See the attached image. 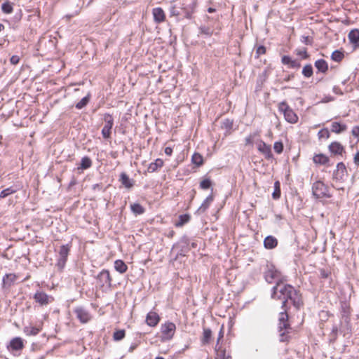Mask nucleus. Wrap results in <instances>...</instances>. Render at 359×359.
I'll list each match as a JSON object with an SVG mask.
<instances>
[{"label":"nucleus","instance_id":"8fccbe9b","mask_svg":"<svg viewBox=\"0 0 359 359\" xmlns=\"http://www.w3.org/2000/svg\"><path fill=\"white\" fill-rule=\"evenodd\" d=\"M212 186V182L210 179H205L200 183V187L202 189H208Z\"/></svg>","mask_w":359,"mask_h":359},{"label":"nucleus","instance_id":"6ab92c4d","mask_svg":"<svg viewBox=\"0 0 359 359\" xmlns=\"http://www.w3.org/2000/svg\"><path fill=\"white\" fill-rule=\"evenodd\" d=\"M119 182L127 189H131L135 184L133 179L129 178L126 172H121L120 175Z\"/></svg>","mask_w":359,"mask_h":359},{"label":"nucleus","instance_id":"69168bd1","mask_svg":"<svg viewBox=\"0 0 359 359\" xmlns=\"http://www.w3.org/2000/svg\"><path fill=\"white\" fill-rule=\"evenodd\" d=\"M333 92L335 94H339V95H342L343 94L341 90L338 86H334Z\"/></svg>","mask_w":359,"mask_h":359},{"label":"nucleus","instance_id":"dca6fc26","mask_svg":"<svg viewBox=\"0 0 359 359\" xmlns=\"http://www.w3.org/2000/svg\"><path fill=\"white\" fill-rule=\"evenodd\" d=\"M346 172V168L343 162L338 163L337 165V169L334 172V178L337 180H343L345 173Z\"/></svg>","mask_w":359,"mask_h":359},{"label":"nucleus","instance_id":"0eeeda50","mask_svg":"<svg viewBox=\"0 0 359 359\" xmlns=\"http://www.w3.org/2000/svg\"><path fill=\"white\" fill-rule=\"evenodd\" d=\"M176 329L175 325L172 322H166L161 325V332L163 340H170L175 334Z\"/></svg>","mask_w":359,"mask_h":359},{"label":"nucleus","instance_id":"f8f14e48","mask_svg":"<svg viewBox=\"0 0 359 359\" xmlns=\"http://www.w3.org/2000/svg\"><path fill=\"white\" fill-rule=\"evenodd\" d=\"M257 149L261 152L266 159H271L273 157L271 146L266 144L264 141L260 140L257 144Z\"/></svg>","mask_w":359,"mask_h":359},{"label":"nucleus","instance_id":"a878e982","mask_svg":"<svg viewBox=\"0 0 359 359\" xmlns=\"http://www.w3.org/2000/svg\"><path fill=\"white\" fill-rule=\"evenodd\" d=\"M315 67L318 72L326 73L328 70L327 62L323 59H319L315 62Z\"/></svg>","mask_w":359,"mask_h":359},{"label":"nucleus","instance_id":"4be33fe9","mask_svg":"<svg viewBox=\"0 0 359 359\" xmlns=\"http://www.w3.org/2000/svg\"><path fill=\"white\" fill-rule=\"evenodd\" d=\"M313 161L316 164L329 165L330 158L323 154H315Z\"/></svg>","mask_w":359,"mask_h":359},{"label":"nucleus","instance_id":"774afa93","mask_svg":"<svg viewBox=\"0 0 359 359\" xmlns=\"http://www.w3.org/2000/svg\"><path fill=\"white\" fill-rule=\"evenodd\" d=\"M137 346V344L136 343H133L130 345V346L129 347V350L128 351L132 353Z\"/></svg>","mask_w":359,"mask_h":359},{"label":"nucleus","instance_id":"a211bd4d","mask_svg":"<svg viewBox=\"0 0 359 359\" xmlns=\"http://www.w3.org/2000/svg\"><path fill=\"white\" fill-rule=\"evenodd\" d=\"M160 320L159 316L154 311H150L146 317V323L150 327H155Z\"/></svg>","mask_w":359,"mask_h":359},{"label":"nucleus","instance_id":"6e6d98bb","mask_svg":"<svg viewBox=\"0 0 359 359\" xmlns=\"http://www.w3.org/2000/svg\"><path fill=\"white\" fill-rule=\"evenodd\" d=\"M292 61V58L288 55H284L281 59V62L283 65H287L289 66H290Z\"/></svg>","mask_w":359,"mask_h":359},{"label":"nucleus","instance_id":"b1692460","mask_svg":"<svg viewBox=\"0 0 359 359\" xmlns=\"http://www.w3.org/2000/svg\"><path fill=\"white\" fill-rule=\"evenodd\" d=\"M347 126L339 122H332L331 125V131L336 134H340L346 130Z\"/></svg>","mask_w":359,"mask_h":359},{"label":"nucleus","instance_id":"e2e57ef3","mask_svg":"<svg viewBox=\"0 0 359 359\" xmlns=\"http://www.w3.org/2000/svg\"><path fill=\"white\" fill-rule=\"evenodd\" d=\"M224 337V332L222 330V329H221V330L219 331V334H218V338H217V345L216 346L217 347L219 343V341Z\"/></svg>","mask_w":359,"mask_h":359},{"label":"nucleus","instance_id":"ea45409f","mask_svg":"<svg viewBox=\"0 0 359 359\" xmlns=\"http://www.w3.org/2000/svg\"><path fill=\"white\" fill-rule=\"evenodd\" d=\"M126 336V331L124 330H116L113 334V339L114 341H121Z\"/></svg>","mask_w":359,"mask_h":359},{"label":"nucleus","instance_id":"5701e85b","mask_svg":"<svg viewBox=\"0 0 359 359\" xmlns=\"http://www.w3.org/2000/svg\"><path fill=\"white\" fill-rule=\"evenodd\" d=\"M278 245V240L273 236H268L264 241V246L266 249H273Z\"/></svg>","mask_w":359,"mask_h":359},{"label":"nucleus","instance_id":"3c124183","mask_svg":"<svg viewBox=\"0 0 359 359\" xmlns=\"http://www.w3.org/2000/svg\"><path fill=\"white\" fill-rule=\"evenodd\" d=\"M266 47L264 46H259L256 49L255 57L259 58L261 55L266 53Z\"/></svg>","mask_w":359,"mask_h":359},{"label":"nucleus","instance_id":"de8ad7c7","mask_svg":"<svg viewBox=\"0 0 359 359\" xmlns=\"http://www.w3.org/2000/svg\"><path fill=\"white\" fill-rule=\"evenodd\" d=\"M200 33L201 34H204L208 36H210L213 33V29L209 27L201 26L200 27Z\"/></svg>","mask_w":359,"mask_h":359},{"label":"nucleus","instance_id":"1a4fd4ad","mask_svg":"<svg viewBox=\"0 0 359 359\" xmlns=\"http://www.w3.org/2000/svg\"><path fill=\"white\" fill-rule=\"evenodd\" d=\"M104 121L105 125L102 130V135L104 139H109L111 137V130L114 126V118L111 114H105Z\"/></svg>","mask_w":359,"mask_h":359},{"label":"nucleus","instance_id":"ddd939ff","mask_svg":"<svg viewBox=\"0 0 359 359\" xmlns=\"http://www.w3.org/2000/svg\"><path fill=\"white\" fill-rule=\"evenodd\" d=\"M9 351H21L24 348L23 340L20 337H15L10 341L9 345L7 346Z\"/></svg>","mask_w":359,"mask_h":359},{"label":"nucleus","instance_id":"37998d69","mask_svg":"<svg viewBox=\"0 0 359 359\" xmlns=\"http://www.w3.org/2000/svg\"><path fill=\"white\" fill-rule=\"evenodd\" d=\"M1 10L6 14H11L13 8L12 4L8 1H6L2 4Z\"/></svg>","mask_w":359,"mask_h":359},{"label":"nucleus","instance_id":"79ce46f5","mask_svg":"<svg viewBox=\"0 0 359 359\" xmlns=\"http://www.w3.org/2000/svg\"><path fill=\"white\" fill-rule=\"evenodd\" d=\"M313 67L311 64H308L303 67L302 74L305 77H306V78L311 77L313 75Z\"/></svg>","mask_w":359,"mask_h":359},{"label":"nucleus","instance_id":"2eb2a0df","mask_svg":"<svg viewBox=\"0 0 359 359\" xmlns=\"http://www.w3.org/2000/svg\"><path fill=\"white\" fill-rule=\"evenodd\" d=\"M152 14L154 17V20L156 23H161L165 21V14L164 11L160 8H154L152 10Z\"/></svg>","mask_w":359,"mask_h":359},{"label":"nucleus","instance_id":"f257e3e1","mask_svg":"<svg viewBox=\"0 0 359 359\" xmlns=\"http://www.w3.org/2000/svg\"><path fill=\"white\" fill-rule=\"evenodd\" d=\"M271 297L282 301L281 308L290 309V305H293L297 309H299L303 305L299 291L288 284H276L272 288Z\"/></svg>","mask_w":359,"mask_h":359},{"label":"nucleus","instance_id":"09e8293b","mask_svg":"<svg viewBox=\"0 0 359 359\" xmlns=\"http://www.w3.org/2000/svg\"><path fill=\"white\" fill-rule=\"evenodd\" d=\"M259 135L258 132H255L253 133L250 134L248 137L245 139V145H250L253 144L254 139Z\"/></svg>","mask_w":359,"mask_h":359},{"label":"nucleus","instance_id":"7ed1b4c3","mask_svg":"<svg viewBox=\"0 0 359 359\" xmlns=\"http://www.w3.org/2000/svg\"><path fill=\"white\" fill-rule=\"evenodd\" d=\"M282 309L283 311L279 313L278 318V332L280 333V341L285 342L289 339L288 334L290 333L292 327L288 323L287 310L289 309Z\"/></svg>","mask_w":359,"mask_h":359},{"label":"nucleus","instance_id":"473e14b6","mask_svg":"<svg viewBox=\"0 0 359 359\" xmlns=\"http://www.w3.org/2000/svg\"><path fill=\"white\" fill-rule=\"evenodd\" d=\"M348 36L351 43L357 44L359 42V29L351 30Z\"/></svg>","mask_w":359,"mask_h":359},{"label":"nucleus","instance_id":"c03bdc74","mask_svg":"<svg viewBox=\"0 0 359 359\" xmlns=\"http://www.w3.org/2000/svg\"><path fill=\"white\" fill-rule=\"evenodd\" d=\"M344 53L338 50H334L331 55V58L332 60L335 62H340L344 58Z\"/></svg>","mask_w":359,"mask_h":359},{"label":"nucleus","instance_id":"bf43d9fd","mask_svg":"<svg viewBox=\"0 0 359 359\" xmlns=\"http://www.w3.org/2000/svg\"><path fill=\"white\" fill-rule=\"evenodd\" d=\"M20 61V57L18 55H13L11 59L10 62L12 65H17Z\"/></svg>","mask_w":359,"mask_h":359},{"label":"nucleus","instance_id":"e433bc0d","mask_svg":"<svg viewBox=\"0 0 359 359\" xmlns=\"http://www.w3.org/2000/svg\"><path fill=\"white\" fill-rule=\"evenodd\" d=\"M191 161L196 165L201 166L203 163V158L200 154L194 153L192 156Z\"/></svg>","mask_w":359,"mask_h":359},{"label":"nucleus","instance_id":"c756f323","mask_svg":"<svg viewBox=\"0 0 359 359\" xmlns=\"http://www.w3.org/2000/svg\"><path fill=\"white\" fill-rule=\"evenodd\" d=\"M212 337V331L210 328H203V337L201 338V343L203 345L208 344Z\"/></svg>","mask_w":359,"mask_h":359},{"label":"nucleus","instance_id":"2f4dec72","mask_svg":"<svg viewBox=\"0 0 359 359\" xmlns=\"http://www.w3.org/2000/svg\"><path fill=\"white\" fill-rule=\"evenodd\" d=\"M92 166V161L88 156H84L81 158L79 170H86Z\"/></svg>","mask_w":359,"mask_h":359},{"label":"nucleus","instance_id":"4468645a","mask_svg":"<svg viewBox=\"0 0 359 359\" xmlns=\"http://www.w3.org/2000/svg\"><path fill=\"white\" fill-rule=\"evenodd\" d=\"M329 151L334 155H342L345 153L344 147L339 142H333L328 147Z\"/></svg>","mask_w":359,"mask_h":359},{"label":"nucleus","instance_id":"4c0bfd02","mask_svg":"<svg viewBox=\"0 0 359 359\" xmlns=\"http://www.w3.org/2000/svg\"><path fill=\"white\" fill-rule=\"evenodd\" d=\"M190 220V215L187 214L181 215L179 217V220L176 222L175 226L177 227L182 226L184 224Z\"/></svg>","mask_w":359,"mask_h":359},{"label":"nucleus","instance_id":"603ef678","mask_svg":"<svg viewBox=\"0 0 359 359\" xmlns=\"http://www.w3.org/2000/svg\"><path fill=\"white\" fill-rule=\"evenodd\" d=\"M273 149L278 154H281L283 151V144L281 142H276L273 144Z\"/></svg>","mask_w":359,"mask_h":359},{"label":"nucleus","instance_id":"864d4df0","mask_svg":"<svg viewBox=\"0 0 359 359\" xmlns=\"http://www.w3.org/2000/svg\"><path fill=\"white\" fill-rule=\"evenodd\" d=\"M301 42L304 43L305 45H310L311 46L313 44V38L309 36H301Z\"/></svg>","mask_w":359,"mask_h":359},{"label":"nucleus","instance_id":"20e7f679","mask_svg":"<svg viewBox=\"0 0 359 359\" xmlns=\"http://www.w3.org/2000/svg\"><path fill=\"white\" fill-rule=\"evenodd\" d=\"M312 193L316 198H330L332 195L329 193V188L323 182L317 181L312 185Z\"/></svg>","mask_w":359,"mask_h":359},{"label":"nucleus","instance_id":"f704fd0d","mask_svg":"<svg viewBox=\"0 0 359 359\" xmlns=\"http://www.w3.org/2000/svg\"><path fill=\"white\" fill-rule=\"evenodd\" d=\"M131 211L135 215H142L144 212L145 209L140 203H133L130 205Z\"/></svg>","mask_w":359,"mask_h":359},{"label":"nucleus","instance_id":"423d86ee","mask_svg":"<svg viewBox=\"0 0 359 359\" xmlns=\"http://www.w3.org/2000/svg\"><path fill=\"white\" fill-rule=\"evenodd\" d=\"M97 284L103 290H109L111 287V281L109 271L107 269L102 270L97 276Z\"/></svg>","mask_w":359,"mask_h":359},{"label":"nucleus","instance_id":"cd10ccee","mask_svg":"<svg viewBox=\"0 0 359 359\" xmlns=\"http://www.w3.org/2000/svg\"><path fill=\"white\" fill-rule=\"evenodd\" d=\"M233 121L229 118H226L222 122V128L224 129L225 135H229L231 133L233 129Z\"/></svg>","mask_w":359,"mask_h":359},{"label":"nucleus","instance_id":"680f3d73","mask_svg":"<svg viewBox=\"0 0 359 359\" xmlns=\"http://www.w3.org/2000/svg\"><path fill=\"white\" fill-rule=\"evenodd\" d=\"M300 67H301L300 62H297V60H293L290 66V67H291V68H299Z\"/></svg>","mask_w":359,"mask_h":359},{"label":"nucleus","instance_id":"39448f33","mask_svg":"<svg viewBox=\"0 0 359 359\" xmlns=\"http://www.w3.org/2000/svg\"><path fill=\"white\" fill-rule=\"evenodd\" d=\"M278 110L284 115L285 119L287 122L290 123L297 122L298 116L285 102H282L278 104Z\"/></svg>","mask_w":359,"mask_h":359},{"label":"nucleus","instance_id":"6e6552de","mask_svg":"<svg viewBox=\"0 0 359 359\" xmlns=\"http://www.w3.org/2000/svg\"><path fill=\"white\" fill-rule=\"evenodd\" d=\"M69 251L70 246L68 244L62 245L60 246V250L58 251V257L57 262V266L60 269H62L65 267Z\"/></svg>","mask_w":359,"mask_h":359},{"label":"nucleus","instance_id":"f03ea898","mask_svg":"<svg viewBox=\"0 0 359 359\" xmlns=\"http://www.w3.org/2000/svg\"><path fill=\"white\" fill-rule=\"evenodd\" d=\"M263 274L264 280L268 283H276V284H278L280 283L283 284V282L287 280L286 277L283 276L280 271L276 269L274 264L269 262H266L264 269Z\"/></svg>","mask_w":359,"mask_h":359},{"label":"nucleus","instance_id":"0e129e2a","mask_svg":"<svg viewBox=\"0 0 359 359\" xmlns=\"http://www.w3.org/2000/svg\"><path fill=\"white\" fill-rule=\"evenodd\" d=\"M165 154L168 156H171L172 154V149L170 147L165 148Z\"/></svg>","mask_w":359,"mask_h":359},{"label":"nucleus","instance_id":"5fc2aeb1","mask_svg":"<svg viewBox=\"0 0 359 359\" xmlns=\"http://www.w3.org/2000/svg\"><path fill=\"white\" fill-rule=\"evenodd\" d=\"M318 135L319 138L325 137L328 139L330 137V131L327 128H323L318 132Z\"/></svg>","mask_w":359,"mask_h":359},{"label":"nucleus","instance_id":"f3484780","mask_svg":"<svg viewBox=\"0 0 359 359\" xmlns=\"http://www.w3.org/2000/svg\"><path fill=\"white\" fill-rule=\"evenodd\" d=\"M341 319L344 323L347 325L349 324L351 311L350 306L346 302H342L341 304Z\"/></svg>","mask_w":359,"mask_h":359},{"label":"nucleus","instance_id":"a19ab883","mask_svg":"<svg viewBox=\"0 0 359 359\" xmlns=\"http://www.w3.org/2000/svg\"><path fill=\"white\" fill-rule=\"evenodd\" d=\"M90 101V95H87L86 96H85L84 97H83L76 104V108L78 109H83V107H85L88 103Z\"/></svg>","mask_w":359,"mask_h":359},{"label":"nucleus","instance_id":"052dcab7","mask_svg":"<svg viewBox=\"0 0 359 359\" xmlns=\"http://www.w3.org/2000/svg\"><path fill=\"white\" fill-rule=\"evenodd\" d=\"M351 133L354 137H359V126H354Z\"/></svg>","mask_w":359,"mask_h":359},{"label":"nucleus","instance_id":"9b49d317","mask_svg":"<svg viewBox=\"0 0 359 359\" xmlns=\"http://www.w3.org/2000/svg\"><path fill=\"white\" fill-rule=\"evenodd\" d=\"M74 312L76 314V318L82 323H88L91 318L90 313L83 307L78 306L74 309Z\"/></svg>","mask_w":359,"mask_h":359},{"label":"nucleus","instance_id":"7c9ffc66","mask_svg":"<svg viewBox=\"0 0 359 359\" xmlns=\"http://www.w3.org/2000/svg\"><path fill=\"white\" fill-rule=\"evenodd\" d=\"M16 276L13 273L6 274L3 278V286L10 287L15 280Z\"/></svg>","mask_w":359,"mask_h":359},{"label":"nucleus","instance_id":"72a5a7b5","mask_svg":"<svg viewBox=\"0 0 359 359\" xmlns=\"http://www.w3.org/2000/svg\"><path fill=\"white\" fill-rule=\"evenodd\" d=\"M181 243L184 244L180 251L177 253V255L184 256L186 253L188 252L189 248L188 245L189 244V238L187 237H183L181 240Z\"/></svg>","mask_w":359,"mask_h":359},{"label":"nucleus","instance_id":"c9c22d12","mask_svg":"<svg viewBox=\"0 0 359 359\" xmlns=\"http://www.w3.org/2000/svg\"><path fill=\"white\" fill-rule=\"evenodd\" d=\"M215 351L217 352L216 359H231L229 355H226L225 349L222 348V347H215Z\"/></svg>","mask_w":359,"mask_h":359},{"label":"nucleus","instance_id":"c85d7f7f","mask_svg":"<svg viewBox=\"0 0 359 359\" xmlns=\"http://www.w3.org/2000/svg\"><path fill=\"white\" fill-rule=\"evenodd\" d=\"M114 269L116 271L121 273H123L126 272L128 270V266L125 264V262L121 259H117L114 262Z\"/></svg>","mask_w":359,"mask_h":359},{"label":"nucleus","instance_id":"393cba45","mask_svg":"<svg viewBox=\"0 0 359 359\" xmlns=\"http://www.w3.org/2000/svg\"><path fill=\"white\" fill-rule=\"evenodd\" d=\"M163 165V161L161 158H157L155 161L151 162L147 168L149 172H154L158 170V169L162 168Z\"/></svg>","mask_w":359,"mask_h":359},{"label":"nucleus","instance_id":"bb28decb","mask_svg":"<svg viewBox=\"0 0 359 359\" xmlns=\"http://www.w3.org/2000/svg\"><path fill=\"white\" fill-rule=\"evenodd\" d=\"M41 327H34V326H25L23 329L25 334L27 336H35L39 333L41 331Z\"/></svg>","mask_w":359,"mask_h":359},{"label":"nucleus","instance_id":"9d476101","mask_svg":"<svg viewBox=\"0 0 359 359\" xmlns=\"http://www.w3.org/2000/svg\"><path fill=\"white\" fill-rule=\"evenodd\" d=\"M34 299L40 306H46L54 300L53 297L43 291H37L34 295Z\"/></svg>","mask_w":359,"mask_h":359},{"label":"nucleus","instance_id":"49530a36","mask_svg":"<svg viewBox=\"0 0 359 359\" xmlns=\"http://www.w3.org/2000/svg\"><path fill=\"white\" fill-rule=\"evenodd\" d=\"M280 196V182L276 181L274 183V191L272 194V197L273 199H278Z\"/></svg>","mask_w":359,"mask_h":359},{"label":"nucleus","instance_id":"58836bf2","mask_svg":"<svg viewBox=\"0 0 359 359\" xmlns=\"http://www.w3.org/2000/svg\"><path fill=\"white\" fill-rule=\"evenodd\" d=\"M17 191V189H15L13 187H10L8 188H6L4 190H2L0 192V198H4Z\"/></svg>","mask_w":359,"mask_h":359},{"label":"nucleus","instance_id":"aec40b11","mask_svg":"<svg viewBox=\"0 0 359 359\" xmlns=\"http://www.w3.org/2000/svg\"><path fill=\"white\" fill-rule=\"evenodd\" d=\"M196 6L197 2L194 1L190 4L187 5L185 7H183L182 10L184 13V17L187 19H191L192 14L195 12Z\"/></svg>","mask_w":359,"mask_h":359},{"label":"nucleus","instance_id":"4d7b16f0","mask_svg":"<svg viewBox=\"0 0 359 359\" xmlns=\"http://www.w3.org/2000/svg\"><path fill=\"white\" fill-rule=\"evenodd\" d=\"M170 13L171 16H179L180 15V11L177 9L175 5L170 7Z\"/></svg>","mask_w":359,"mask_h":359},{"label":"nucleus","instance_id":"a18cd8bd","mask_svg":"<svg viewBox=\"0 0 359 359\" xmlns=\"http://www.w3.org/2000/svg\"><path fill=\"white\" fill-rule=\"evenodd\" d=\"M295 53L296 55L299 56L302 59H308L310 57L306 48H297L295 50Z\"/></svg>","mask_w":359,"mask_h":359},{"label":"nucleus","instance_id":"412c9836","mask_svg":"<svg viewBox=\"0 0 359 359\" xmlns=\"http://www.w3.org/2000/svg\"><path fill=\"white\" fill-rule=\"evenodd\" d=\"M214 197L212 194L209 195L205 201L203 202L201 205L196 210V213L201 214L206 211V210L209 208L210 203L213 201Z\"/></svg>","mask_w":359,"mask_h":359},{"label":"nucleus","instance_id":"13d9d810","mask_svg":"<svg viewBox=\"0 0 359 359\" xmlns=\"http://www.w3.org/2000/svg\"><path fill=\"white\" fill-rule=\"evenodd\" d=\"M330 275V272L328 271H325V269H320V277L321 278H327Z\"/></svg>","mask_w":359,"mask_h":359},{"label":"nucleus","instance_id":"338daca9","mask_svg":"<svg viewBox=\"0 0 359 359\" xmlns=\"http://www.w3.org/2000/svg\"><path fill=\"white\" fill-rule=\"evenodd\" d=\"M354 163L356 165H359V151H357V153L355 154V155L354 156Z\"/></svg>","mask_w":359,"mask_h":359}]
</instances>
